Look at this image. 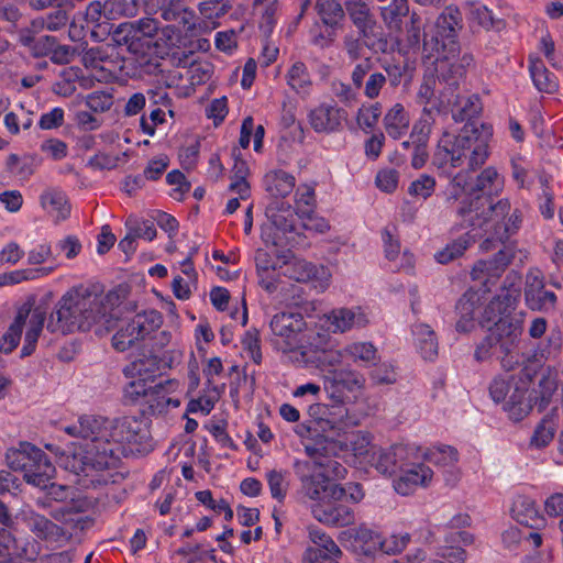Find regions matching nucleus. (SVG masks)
I'll return each instance as SVG.
<instances>
[{
    "mask_svg": "<svg viewBox=\"0 0 563 563\" xmlns=\"http://www.w3.org/2000/svg\"><path fill=\"white\" fill-rule=\"evenodd\" d=\"M65 432L89 441L81 471L93 487L121 483L126 476L122 457L145 455L154 449L148 423L134 416L82 415Z\"/></svg>",
    "mask_w": 563,
    "mask_h": 563,
    "instance_id": "obj_1",
    "label": "nucleus"
},
{
    "mask_svg": "<svg viewBox=\"0 0 563 563\" xmlns=\"http://www.w3.org/2000/svg\"><path fill=\"white\" fill-rule=\"evenodd\" d=\"M357 423L358 420L342 407L338 412H329V416L322 412L319 417V487L334 497L344 495V489L336 482L347 473L338 459L352 456L362 463L374 446L369 432L351 429Z\"/></svg>",
    "mask_w": 563,
    "mask_h": 563,
    "instance_id": "obj_2",
    "label": "nucleus"
},
{
    "mask_svg": "<svg viewBox=\"0 0 563 563\" xmlns=\"http://www.w3.org/2000/svg\"><path fill=\"white\" fill-rule=\"evenodd\" d=\"M119 302L118 292H104L99 284L74 286L56 303L49 316L47 329L62 333L93 330L101 334L118 317L115 308Z\"/></svg>",
    "mask_w": 563,
    "mask_h": 563,
    "instance_id": "obj_3",
    "label": "nucleus"
},
{
    "mask_svg": "<svg viewBox=\"0 0 563 563\" xmlns=\"http://www.w3.org/2000/svg\"><path fill=\"white\" fill-rule=\"evenodd\" d=\"M544 354H503L500 365L506 372L519 368L518 383L515 385L509 400L505 405V412L514 421L523 420L533 407L543 411L551 402L558 385L549 374L541 375L538 387L530 393L528 387L532 379L542 371Z\"/></svg>",
    "mask_w": 563,
    "mask_h": 563,
    "instance_id": "obj_4",
    "label": "nucleus"
},
{
    "mask_svg": "<svg viewBox=\"0 0 563 563\" xmlns=\"http://www.w3.org/2000/svg\"><path fill=\"white\" fill-rule=\"evenodd\" d=\"M462 27L460 9L449 5L437 18L433 27L423 33V51L429 57H435L438 77L450 85L457 84L474 62L471 53L461 54L457 36Z\"/></svg>",
    "mask_w": 563,
    "mask_h": 563,
    "instance_id": "obj_5",
    "label": "nucleus"
},
{
    "mask_svg": "<svg viewBox=\"0 0 563 563\" xmlns=\"http://www.w3.org/2000/svg\"><path fill=\"white\" fill-rule=\"evenodd\" d=\"M460 225L474 230H482L492 239L506 243L512 235H516L522 224V212L512 208L507 198L496 203H484L481 199L465 202L457 210Z\"/></svg>",
    "mask_w": 563,
    "mask_h": 563,
    "instance_id": "obj_6",
    "label": "nucleus"
},
{
    "mask_svg": "<svg viewBox=\"0 0 563 563\" xmlns=\"http://www.w3.org/2000/svg\"><path fill=\"white\" fill-rule=\"evenodd\" d=\"M492 129L484 124L466 122L457 135L448 131L439 140V154L453 167L473 172L485 164L489 156Z\"/></svg>",
    "mask_w": 563,
    "mask_h": 563,
    "instance_id": "obj_7",
    "label": "nucleus"
},
{
    "mask_svg": "<svg viewBox=\"0 0 563 563\" xmlns=\"http://www.w3.org/2000/svg\"><path fill=\"white\" fill-rule=\"evenodd\" d=\"M518 289L506 290L494 297L485 307L479 324L487 330L482 349H499L510 352L517 338L521 334L522 325L519 319L511 318Z\"/></svg>",
    "mask_w": 563,
    "mask_h": 563,
    "instance_id": "obj_8",
    "label": "nucleus"
},
{
    "mask_svg": "<svg viewBox=\"0 0 563 563\" xmlns=\"http://www.w3.org/2000/svg\"><path fill=\"white\" fill-rule=\"evenodd\" d=\"M140 357L124 366L123 374L131 379L123 388V399L128 405L146 404L151 383L164 375L172 367L167 354H139Z\"/></svg>",
    "mask_w": 563,
    "mask_h": 563,
    "instance_id": "obj_9",
    "label": "nucleus"
},
{
    "mask_svg": "<svg viewBox=\"0 0 563 563\" xmlns=\"http://www.w3.org/2000/svg\"><path fill=\"white\" fill-rule=\"evenodd\" d=\"M5 461L12 471L22 472L25 482L36 487H46L55 474V466L47 455L30 442L9 449Z\"/></svg>",
    "mask_w": 563,
    "mask_h": 563,
    "instance_id": "obj_10",
    "label": "nucleus"
},
{
    "mask_svg": "<svg viewBox=\"0 0 563 563\" xmlns=\"http://www.w3.org/2000/svg\"><path fill=\"white\" fill-rule=\"evenodd\" d=\"M365 378L362 374L351 369H331L323 375V389L333 402V410L328 405L319 404V417L322 412H338L339 408H346L347 404H355L364 395Z\"/></svg>",
    "mask_w": 563,
    "mask_h": 563,
    "instance_id": "obj_11",
    "label": "nucleus"
},
{
    "mask_svg": "<svg viewBox=\"0 0 563 563\" xmlns=\"http://www.w3.org/2000/svg\"><path fill=\"white\" fill-rule=\"evenodd\" d=\"M45 312L36 308L24 312L20 310L13 322L0 338V352H12L21 341L23 329L26 328L24 345L21 352H33L43 330Z\"/></svg>",
    "mask_w": 563,
    "mask_h": 563,
    "instance_id": "obj_12",
    "label": "nucleus"
},
{
    "mask_svg": "<svg viewBox=\"0 0 563 563\" xmlns=\"http://www.w3.org/2000/svg\"><path fill=\"white\" fill-rule=\"evenodd\" d=\"M162 322V314L156 310L139 312L113 335L112 346L118 352H124L157 330Z\"/></svg>",
    "mask_w": 563,
    "mask_h": 563,
    "instance_id": "obj_13",
    "label": "nucleus"
},
{
    "mask_svg": "<svg viewBox=\"0 0 563 563\" xmlns=\"http://www.w3.org/2000/svg\"><path fill=\"white\" fill-rule=\"evenodd\" d=\"M307 459L296 457L292 471L299 486L296 490L298 501L317 500V441H301Z\"/></svg>",
    "mask_w": 563,
    "mask_h": 563,
    "instance_id": "obj_14",
    "label": "nucleus"
},
{
    "mask_svg": "<svg viewBox=\"0 0 563 563\" xmlns=\"http://www.w3.org/2000/svg\"><path fill=\"white\" fill-rule=\"evenodd\" d=\"M503 244L504 247L500 249L493 258L481 260L476 262L472 268V279L478 282L483 287H486L487 290H490V285L495 284L515 257V244Z\"/></svg>",
    "mask_w": 563,
    "mask_h": 563,
    "instance_id": "obj_15",
    "label": "nucleus"
},
{
    "mask_svg": "<svg viewBox=\"0 0 563 563\" xmlns=\"http://www.w3.org/2000/svg\"><path fill=\"white\" fill-rule=\"evenodd\" d=\"M339 541L350 547L355 553L374 558L382 548V533L366 523L349 528L339 532Z\"/></svg>",
    "mask_w": 563,
    "mask_h": 563,
    "instance_id": "obj_16",
    "label": "nucleus"
},
{
    "mask_svg": "<svg viewBox=\"0 0 563 563\" xmlns=\"http://www.w3.org/2000/svg\"><path fill=\"white\" fill-rule=\"evenodd\" d=\"M286 256L287 253H271L263 249L255 253L258 284L269 294L277 291L279 288Z\"/></svg>",
    "mask_w": 563,
    "mask_h": 563,
    "instance_id": "obj_17",
    "label": "nucleus"
},
{
    "mask_svg": "<svg viewBox=\"0 0 563 563\" xmlns=\"http://www.w3.org/2000/svg\"><path fill=\"white\" fill-rule=\"evenodd\" d=\"M344 496L334 497L319 487V522L333 527L354 523V510L342 501Z\"/></svg>",
    "mask_w": 563,
    "mask_h": 563,
    "instance_id": "obj_18",
    "label": "nucleus"
},
{
    "mask_svg": "<svg viewBox=\"0 0 563 563\" xmlns=\"http://www.w3.org/2000/svg\"><path fill=\"white\" fill-rule=\"evenodd\" d=\"M526 305L534 311H552L556 305V295L545 289L544 276L538 268H532L526 276Z\"/></svg>",
    "mask_w": 563,
    "mask_h": 563,
    "instance_id": "obj_19",
    "label": "nucleus"
},
{
    "mask_svg": "<svg viewBox=\"0 0 563 563\" xmlns=\"http://www.w3.org/2000/svg\"><path fill=\"white\" fill-rule=\"evenodd\" d=\"M344 9L336 0H319V42L331 44L343 30Z\"/></svg>",
    "mask_w": 563,
    "mask_h": 563,
    "instance_id": "obj_20",
    "label": "nucleus"
},
{
    "mask_svg": "<svg viewBox=\"0 0 563 563\" xmlns=\"http://www.w3.org/2000/svg\"><path fill=\"white\" fill-rule=\"evenodd\" d=\"M398 471L399 476L393 481V486L401 496H409L417 488L427 487L433 477V471L423 463L407 464L402 461Z\"/></svg>",
    "mask_w": 563,
    "mask_h": 563,
    "instance_id": "obj_21",
    "label": "nucleus"
},
{
    "mask_svg": "<svg viewBox=\"0 0 563 563\" xmlns=\"http://www.w3.org/2000/svg\"><path fill=\"white\" fill-rule=\"evenodd\" d=\"M180 382L169 378L151 386L145 406L152 415L164 413L169 408L180 406Z\"/></svg>",
    "mask_w": 563,
    "mask_h": 563,
    "instance_id": "obj_22",
    "label": "nucleus"
},
{
    "mask_svg": "<svg viewBox=\"0 0 563 563\" xmlns=\"http://www.w3.org/2000/svg\"><path fill=\"white\" fill-rule=\"evenodd\" d=\"M408 445L394 444L388 449L373 446L365 462L383 475L391 476L398 472L402 461L408 456Z\"/></svg>",
    "mask_w": 563,
    "mask_h": 563,
    "instance_id": "obj_23",
    "label": "nucleus"
},
{
    "mask_svg": "<svg viewBox=\"0 0 563 563\" xmlns=\"http://www.w3.org/2000/svg\"><path fill=\"white\" fill-rule=\"evenodd\" d=\"M483 288H470L459 299L456 303V331L466 333L475 328V317L485 301L484 295L489 291L486 287Z\"/></svg>",
    "mask_w": 563,
    "mask_h": 563,
    "instance_id": "obj_24",
    "label": "nucleus"
},
{
    "mask_svg": "<svg viewBox=\"0 0 563 563\" xmlns=\"http://www.w3.org/2000/svg\"><path fill=\"white\" fill-rule=\"evenodd\" d=\"M368 322L360 307L334 309L319 318V325L331 332H345L355 327H364Z\"/></svg>",
    "mask_w": 563,
    "mask_h": 563,
    "instance_id": "obj_25",
    "label": "nucleus"
},
{
    "mask_svg": "<svg viewBox=\"0 0 563 563\" xmlns=\"http://www.w3.org/2000/svg\"><path fill=\"white\" fill-rule=\"evenodd\" d=\"M161 11V16L167 22H174L183 30L190 31L195 26V12L187 0H151Z\"/></svg>",
    "mask_w": 563,
    "mask_h": 563,
    "instance_id": "obj_26",
    "label": "nucleus"
},
{
    "mask_svg": "<svg viewBox=\"0 0 563 563\" xmlns=\"http://www.w3.org/2000/svg\"><path fill=\"white\" fill-rule=\"evenodd\" d=\"M511 517L520 525L534 530L547 526L545 517L540 512L537 503L529 496L519 495L514 499Z\"/></svg>",
    "mask_w": 563,
    "mask_h": 563,
    "instance_id": "obj_27",
    "label": "nucleus"
},
{
    "mask_svg": "<svg viewBox=\"0 0 563 563\" xmlns=\"http://www.w3.org/2000/svg\"><path fill=\"white\" fill-rule=\"evenodd\" d=\"M158 21L153 18H142L140 20L122 23L119 26V33L123 34V40L131 51L136 52L135 45L142 40H151L158 34Z\"/></svg>",
    "mask_w": 563,
    "mask_h": 563,
    "instance_id": "obj_28",
    "label": "nucleus"
},
{
    "mask_svg": "<svg viewBox=\"0 0 563 563\" xmlns=\"http://www.w3.org/2000/svg\"><path fill=\"white\" fill-rule=\"evenodd\" d=\"M345 9L364 40L374 35L376 20L365 0H345Z\"/></svg>",
    "mask_w": 563,
    "mask_h": 563,
    "instance_id": "obj_29",
    "label": "nucleus"
},
{
    "mask_svg": "<svg viewBox=\"0 0 563 563\" xmlns=\"http://www.w3.org/2000/svg\"><path fill=\"white\" fill-rule=\"evenodd\" d=\"M316 206L314 187L308 184L300 185L296 191V211L306 229L313 230L317 227Z\"/></svg>",
    "mask_w": 563,
    "mask_h": 563,
    "instance_id": "obj_30",
    "label": "nucleus"
},
{
    "mask_svg": "<svg viewBox=\"0 0 563 563\" xmlns=\"http://www.w3.org/2000/svg\"><path fill=\"white\" fill-rule=\"evenodd\" d=\"M383 124L388 136L399 140L408 132L410 125L409 112L401 103L397 102L385 113Z\"/></svg>",
    "mask_w": 563,
    "mask_h": 563,
    "instance_id": "obj_31",
    "label": "nucleus"
},
{
    "mask_svg": "<svg viewBox=\"0 0 563 563\" xmlns=\"http://www.w3.org/2000/svg\"><path fill=\"white\" fill-rule=\"evenodd\" d=\"M306 323L300 313L280 312L273 317L271 321V329L275 335L286 339L291 338L294 334L302 331Z\"/></svg>",
    "mask_w": 563,
    "mask_h": 563,
    "instance_id": "obj_32",
    "label": "nucleus"
},
{
    "mask_svg": "<svg viewBox=\"0 0 563 563\" xmlns=\"http://www.w3.org/2000/svg\"><path fill=\"white\" fill-rule=\"evenodd\" d=\"M288 86L298 95L305 97L312 91L313 81L302 62H295L286 75Z\"/></svg>",
    "mask_w": 563,
    "mask_h": 563,
    "instance_id": "obj_33",
    "label": "nucleus"
},
{
    "mask_svg": "<svg viewBox=\"0 0 563 563\" xmlns=\"http://www.w3.org/2000/svg\"><path fill=\"white\" fill-rule=\"evenodd\" d=\"M40 202L42 208L57 220H64L70 213L66 196L60 190L48 189L44 191L40 197Z\"/></svg>",
    "mask_w": 563,
    "mask_h": 563,
    "instance_id": "obj_34",
    "label": "nucleus"
},
{
    "mask_svg": "<svg viewBox=\"0 0 563 563\" xmlns=\"http://www.w3.org/2000/svg\"><path fill=\"white\" fill-rule=\"evenodd\" d=\"M408 14V0H393L388 5L380 8L382 20L391 32H401L402 19Z\"/></svg>",
    "mask_w": 563,
    "mask_h": 563,
    "instance_id": "obj_35",
    "label": "nucleus"
},
{
    "mask_svg": "<svg viewBox=\"0 0 563 563\" xmlns=\"http://www.w3.org/2000/svg\"><path fill=\"white\" fill-rule=\"evenodd\" d=\"M445 197L449 203H454L456 201L460 202L456 211L463 206L464 202L468 205L470 201L475 199H481L484 201V203L487 202V198L482 196H474L472 188H468L465 178L462 175H456L450 181L445 190Z\"/></svg>",
    "mask_w": 563,
    "mask_h": 563,
    "instance_id": "obj_36",
    "label": "nucleus"
},
{
    "mask_svg": "<svg viewBox=\"0 0 563 563\" xmlns=\"http://www.w3.org/2000/svg\"><path fill=\"white\" fill-rule=\"evenodd\" d=\"M504 188V178L498 174L494 167H486L476 178L472 191L474 196H479V192L485 195H497Z\"/></svg>",
    "mask_w": 563,
    "mask_h": 563,
    "instance_id": "obj_37",
    "label": "nucleus"
},
{
    "mask_svg": "<svg viewBox=\"0 0 563 563\" xmlns=\"http://www.w3.org/2000/svg\"><path fill=\"white\" fill-rule=\"evenodd\" d=\"M284 262L285 266L282 277L285 276L299 283H306L312 279L317 274V271L311 263H308L305 260L290 258L288 253Z\"/></svg>",
    "mask_w": 563,
    "mask_h": 563,
    "instance_id": "obj_38",
    "label": "nucleus"
},
{
    "mask_svg": "<svg viewBox=\"0 0 563 563\" xmlns=\"http://www.w3.org/2000/svg\"><path fill=\"white\" fill-rule=\"evenodd\" d=\"M56 266H42L0 274V286L15 285L26 280L43 278L52 274Z\"/></svg>",
    "mask_w": 563,
    "mask_h": 563,
    "instance_id": "obj_39",
    "label": "nucleus"
},
{
    "mask_svg": "<svg viewBox=\"0 0 563 563\" xmlns=\"http://www.w3.org/2000/svg\"><path fill=\"white\" fill-rule=\"evenodd\" d=\"M27 528L41 540H52L60 534L62 528L40 514H31L26 518Z\"/></svg>",
    "mask_w": 563,
    "mask_h": 563,
    "instance_id": "obj_40",
    "label": "nucleus"
},
{
    "mask_svg": "<svg viewBox=\"0 0 563 563\" xmlns=\"http://www.w3.org/2000/svg\"><path fill=\"white\" fill-rule=\"evenodd\" d=\"M481 111L482 104L477 95L467 97L456 96L452 107V115L456 122L465 120L470 122V120L478 115Z\"/></svg>",
    "mask_w": 563,
    "mask_h": 563,
    "instance_id": "obj_41",
    "label": "nucleus"
},
{
    "mask_svg": "<svg viewBox=\"0 0 563 563\" xmlns=\"http://www.w3.org/2000/svg\"><path fill=\"white\" fill-rule=\"evenodd\" d=\"M474 239L475 235H472L470 232L459 236L456 240L446 244L444 249L435 253L434 257L437 262L440 264H448L462 256L474 242Z\"/></svg>",
    "mask_w": 563,
    "mask_h": 563,
    "instance_id": "obj_42",
    "label": "nucleus"
},
{
    "mask_svg": "<svg viewBox=\"0 0 563 563\" xmlns=\"http://www.w3.org/2000/svg\"><path fill=\"white\" fill-rule=\"evenodd\" d=\"M345 119L346 112L336 106L323 103L319 107V131H336Z\"/></svg>",
    "mask_w": 563,
    "mask_h": 563,
    "instance_id": "obj_43",
    "label": "nucleus"
},
{
    "mask_svg": "<svg viewBox=\"0 0 563 563\" xmlns=\"http://www.w3.org/2000/svg\"><path fill=\"white\" fill-rule=\"evenodd\" d=\"M529 70L531 74L532 81L539 91L550 93L556 90V77L544 67L542 62L531 60Z\"/></svg>",
    "mask_w": 563,
    "mask_h": 563,
    "instance_id": "obj_44",
    "label": "nucleus"
},
{
    "mask_svg": "<svg viewBox=\"0 0 563 563\" xmlns=\"http://www.w3.org/2000/svg\"><path fill=\"white\" fill-rule=\"evenodd\" d=\"M435 112H439V110L423 107L420 118L415 122L410 132L411 142L428 143L432 126L435 122Z\"/></svg>",
    "mask_w": 563,
    "mask_h": 563,
    "instance_id": "obj_45",
    "label": "nucleus"
},
{
    "mask_svg": "<svg viewBox=\"0 0 563 563\" xmlns=\"http://www.w3.org/2000/svg\"><path fill=\"white\" fill-rule=\"evenodd\" d=\"M265 477L272 498L277 500L279 504H284L289 488L287 472L274 468L268 471Z\"/></svg>",
    "mask_w": 563,
    "mask_h": 563,
    "instance_id": "obj_46",
    "label": "nucleus"
},
{
    "mask_svg": "<svg viewBox=\"0 0 563 563\" xmlns=\"http://www.w3.org/2000/svg\"><path fill=\"white\" fill-rule=\"evenodd\" d=\"M413 345L421 352H438L439 344L434 331L430 325L420 323L412 329Z\"/></svg>",
    "mask_w": 563,
    "mask_h": 563,
    "instance_id": "obj_47",
    "label": "nucleus"
},
{
    "mask_svg": "<svg viewBox=\"0 0 563 563\" xmlns=\"http://www.w3.org/2000/svg\"><path fill=\"white\" fill-rule=\"evenodd\" d=\"M267 190L274 196H286L294 188V177L285 172H274L266 175Z\"/></svg>",
    "mask_w": 563,
    "mask_h": 563,
    "instance_id": "obj_48",
    "label": "nucleus"
},
{
    "mask_svg": "<svg viewBox=\"0 0 563 563\" xmlns=\"http://www.w3.org/2000/svg\"><path fill=\"white\" fill-rule=\"evenodd\" d=\"M343 553L335 541L319 531V563H339Z\"/></svg>",
    "mask_w": 563,
    "mask_h": 563,
    "instance_id": "obj_49",
    "label": "nucleus"
},
{
    "mask_svg": "<svg viewBox=\"0 0 563 563\" xmlns=\"http://www.w3.org/2000/svg\"><path fill=\"white\" fill-rule=\"evenodd\" d=\"M429 462L442 466H453L459 461V452L451 445H439L426 453Z\"/></svg>",
    "mask_w": 563,
    "mask_h": 563,
    "instance_id": "obj_50",
    "label": "nucleus"
},
{
    "mask_svg": "<svg viewBox=\"0 0 563 563\" xmlns=\"http://www.w3.org/2000/svg\"><path fill=\"white\" fill-rule=\"evenodd\" d=\"M113 95L110 91L97 90L88 93L85 98V104L89 110L96 113L109 111L113 106Z\"/></svg>",
    "mask_w": 563,
    "mask_h": 563,
    "instance_id": "obj_51",
    "label": "nucleus"
},
{
    "mask_svg": "<svg viewBox=\"0 0 563 563\" xmlns=\"http://www.w3.org/2000/svg\"><path fill=\"white\" fill-rule=\"evenodd\" d=\"M410 540L411 536L408 532L391 533L387 538L382 536L380 552L387 555H397L407 548Z\"/></svg>",
    "mask_w": 563,
    "mask_h": 563,
    "instance_id": "obj_52",
    "label": "nucleus"
},
{
    "mask_svg": "<svg viewBox=\"0 0 563 563\" xmlns=\"http://www.w3.org/2000/svg\"><path fill=\"white\" fill-rule=\"evenodd\" d=\"M142 0H107L108 15L115 20L121 16H134Z\"/></svg>",
    "mask_w": 563,
    "mask_h": 563,
    "instance_id": "obj_53",
    "label": "nucleus"
},
{
    "mask_svg": "<svg viewBox=\"0 0 563 563\" xmlns=\"http://www.w3.org/2000/svg\"><path fill=\"white\" fill-rule=\"evenodd\" d=\"M555 428L551 420L542 419L536 427L533 434L530 439V446L541 449L545 448L553 440Z\"/></svg>",
    "mask_w": 563,
    "mask_h": 563,
    "instance_id": "obj_54",
    "label": "nucleus"
},
{
    "mask_svg": "<svg viewBox=\"0 0 563 563\" xmlns=\"http://www.w3.org/2000/svg\"><path fill=\"white\" fill-rule=\"evenodd\" d=\"M107 11V1L103 3L100 1L91 2L87 7L85 12V20L87 22V25L101 26L102 24H106L111 20H115L114 18H110Z\"/></svg>",
    "mask_w": 563,
    "mask_h": 563,
    "instance_id": "obj_55",
    "label": "nucleus"
},
{
    "mask_svg": "<svg viewBox=\"0 0 563 563\" xmlns=\"http://www.w3.org/2000/svg\"><path fill=\"white\" fill-rule=\"evenodd\" d=\"M435 189V179L427 174L420 175L419 178L413 180L409 188L408 194L416 198H421L423 200L428 199Z\"/></svg>",
    "mask_w": 563,
    "mask_h": 563,
    "instance_id": "obj_56",
    "label": "nucleus"
},
{
    "mask_svg": "<svg viewBox=\"0 0 563 563\" xmlns=\"http://www.w3.org/2000/svg\"><path fill=\"white\" fill-rule=\"evenodd\" d=\"M206 117L219 126L229 113L228 98L225 96L211 100L205 110Z\"/></svg>",
    "mask_w": 563,
    "mask_h": 563,
    "instance_id": "obj_57",
    "label": "nucleus"
},
{
    "mask_svg": "<svg viewBox=\"0 0 563 563\" xmlns=\"http://www.w3.org/2000/svg\"><path fill=\"white\" fill-rule=\"evenodd\" d=\"M186 77L191 86L202 85L211 77V66L206 62H191L186 70Z\"/></svg>",
    "mask_w": 563,
    "mask_h": 563,
    "instance_id": "obj_58",
    "label": "nucleus"
},
{
    "mask_svg": "<svg viewBox=\"0 0 563 563\" xmlns=\"http://www.w3.org/2000/svg\"><path fill=\"white\" fill-rule=\"evenodd\" d=\"M397 368L390 362L375 364L371 372V377L376 384H394L397 380Z\"/></svg>",
    "mask_w": 563,
    "mask_h": 563,
    "instance_id": "obj_59",
    "label": "nucleus"
},
{
    "mask_svg": "<svg viewBox=\"0 0 563 563\" xmlns=\"http://www.w3.org/2000/svg\"><path fill=\"white\" fill-rule=\"evenodd\" d=\"M511 390L510 383L503 378L501 376H497L493 379L489 385V395L494 402L499 404L503 402V409L505 410V405L509 400V395Z\"/></svg>",
    "mask_w": 563,
    "mask_h": 563,
    "instance_id": "obj_60",
    "label": "nucleus"
},
{
    "mask_svg": "<svg viewBox=\"0 0 563 563\" xmlns=\"http://www.w3.org/2000/svg\"><path fill=\"white\" fill-rule=\"evenodd\" d=\"M382 114V104L375 102L367 108H361L357 113V123L363 129H373Z\"/></svg>",
    "mask_w": 563,
    "mask_h": 563,
    "instance_id": "obj_61",
    "label": "nucleus"
},
{
    "mask_svg": "<svg viewBox=\"0 0 563 563\" xmlns=\"http://www.w3.org/2000/svg\"><path fill=\"white\" fill-rule=\"evenodd\" d=\"M23 42L25 45L32 46L36 56H45L53 52L56 46L55 37L48 35H38L34 38L24 37Z\"/></svg>",
    "mask_w": 563,
    "mask_h": 563,
    "instance_id": "obj_62",
    "label": "nucleus"
},
{
    "mask_svg": "<svg viewBox=\"0 0 563 563\" xmlns=\"http://www.w3.org/2000/svg\"><path fill=\"white\" fill-rule=\"evenodd\" d=\"M399 181V173L396 169L386 168L377 173L375 183L376 186L385 192H394L397 189Z\"/></svg>",
    "mask_w": 563,
    "mask_h": 563,
    "instance_id": "obj_63",
    "label": "nucleus"
},
{
    "mask_svg": "<svg viewBox=\"0 0 563 563\" xmlns=\"http://www.w3.org/2000/svg\"><path fill=\"white\" fill-rule=\"evenodd\" d=\"M126 227L133 232L136 239L152 241L156 238V229L150 221H137L136 219L129 218Z\"/></svg>",
    "mask_w": 563,
    "mask_h": 563,
    "instance_id": "obj_64",
    "label": "nucleus"
}]
</instances>
